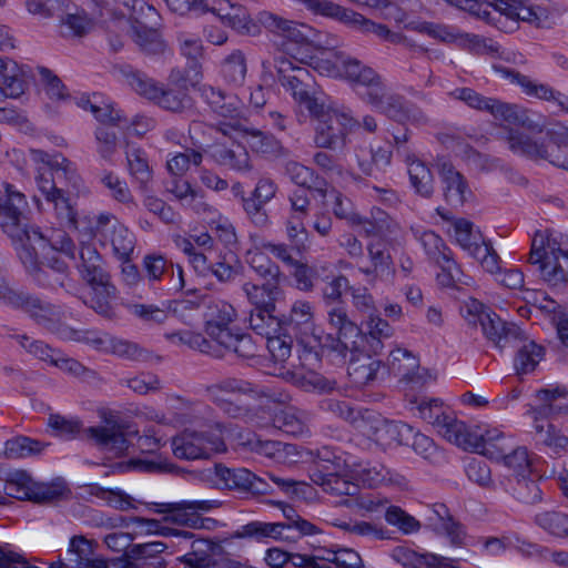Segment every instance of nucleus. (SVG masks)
<instances>
[{
	"label": "nucleus",
	"mask_w": 568,
	"mask_h": 568,
	"mask_svg": "<svg viewBox=\"0 0 568 568\" xmlns=\"http://www.w3.org/2000/svg\"><path fill=\"white\" fill-rule=\"evenodd\" d=\"M94 104L91 105V113L94 118L105 125L122 126L128 125L129 121L121 110L115 109L111 103L101 100V97L93 94Z\"/></svg>",
	"instance_id": "50"
},
{
	"label": "nucleus",
	"mask_w": 568,
	"mask_h": 568,
	"mask_svg": "<svg viewBox=\"0 0 568 568\" xmlns=\"http://www.w3.org/2000/svg\"><path fill=\"white\" fill-rule=\"evenodd\" d=\"M560 251V248L552 250L551 257L538 265V271L549 287L556 292L565 293L568 291V273L559 264V257L564 258Z\"/></svg>",
	"instance_id": "35"
},
{
	"label": "nucleus",
	"mask_w": 568,
	"mask_h": 568,
	"mask_svg": "<svg viewBox=\"0 0 568 568\" xmlns=\"http://www.w3.org/2000/svg\"><path fill=\"white\" fill-rule=\"evenodd\" d=\"M436 168L443 183L446 202L453 207L463 206L468 196L471 195L464 175L446 158H438L436 160Z\"/></svg>",
	"instance_id": "21"
},
{
	"label": "nucleus",
	"mask_w": 568,
	"mask_h": 568,
	"mask_svg": "<svg viewBox=\"0 0 568 568\" xmlns=\"http://www.w3.org/2000/svg\"><path fill=\"white\" fill-rule=\"evenodd\" d=\"M201 95L213 112L229 120V122H222L217 128L224 135H231V130L244 128L245 118L232 97H227L221 89L211 85H203Z\"/></svg>",
	"instance_id": "15"
},
{
	"label": "nucleus",
	"mask_w": 568,
	"mask_h": 568,
	"mask_svg": "<svg viewBox=\"0 0 568 568\" xmlns=\"http://www.w3.org/2000/svg\"><path fill=\"white\" fill-rule=\"evenodd\" d=\"M168 338H178L182 344L190 346L201 353L212 355L214 357H224L227 352L223 351L213 339H206L202 334L194 332H178L168 335Z\"/></svg>",
	"instance_id": "47"
},
{
	"label": "nucleus",
	"mask_w": 568,
	"mask_h": 568,
	"mask_svg": "<svg viewBox=\"0 0 568 568\" xmlns=\"http://www.w3.org/2000/svg\"><path fill=\"white\" fill-rule=\"evenodd\" d=\"M28 207L26 195L10 183L3 184L0 192V227L16 244L17 255L22 265L33 268L34 243L37 248L47 244L41 237V229L23 223L24 212Z\"/></svg>",
	"instance_id": "2"
},
{
	"label": "nucleus",
	"mask_w": 568,
	"mask_h": 568,
	"mask_svg": "<svg viewBox=\"0 0 568 568\" xmlns=\"http://www.w3.org/2000/svg\"><path fill=\"white\" fill-rule=\"evenodd\" d=\"M327 316L329 325L336 329L337 337L334 338L328 334L324 347L337 353L341 357L345 358L347 353L357 352L364 339L371 343V349L375 354L383 348L382 337L369 338V335H363L361 328L349 320L343 307H332L328 310Z\"/></svg>",
	"instance_id": "7"
},
{
	"label": "nucleus",
	"mask_w": 568,
	"mask_h": 568,
	"mask_svg": "<svg viewBox=\"0 0 568 568\" xmlns=\"http://www.w3.org/2000/svg\"><path fill=\"white\" fill-rule=\"evenodd\" d=\"M413 436V427L402 423L382 419L373 427V440L383 446L409 445Z\"/></svg>",
	"instance_id": "30"
},
{
	"label": "nucleus",
	"mask_w": 568,
	"mask_h": 568,
	"mask_svg": "<svg viewBox=\"0 0 568 568\" xmlns=\"http://www.w3.org/2000/svg\"><path fill=\"white\" fill-rule=\"evenodd\" d=\"M310 114L317 120L314 135L316 148L336 151L346 145L347 135L356 124L353 116L337 109L328 108L324 102Z\"/></svg>",
	"instance_id": "8"
},
{
	"label": "nucleus",
	"mask_w": 568,
	"mask_h": 568,
	"mask_svg": "<svg viewBox=\"0 0 568 568\" xmlns=\"http://www.w3.org/2000/svg\"><path fill=\"white\" fill-rule=\"evenodd\" d=\"M158 514H164V520L178 525H189L191 518L189 511H210L220 506L215 499L183 500L180 503L155 504Z\"/></svg>",
	"instance_id": "27"
},
{
	"label": "nucleus",
	"mask_w": 568,
	"mask_h": 568,
	"mask_svg": "<svg viewBox=\"0 0 568 568\" xmlns=\"http://www.w3.org/2000/svg\"><path fill=\"white\" fill-rule=\"evenodd\" d=\"M48 446V443L33 439L31 437L16 436L6 442L4 456L11 459L37 456L40 455Z\"/></svg>",
	"instance_id": "42"
},
{
	"label": "nucleus",
	"mask_w": 568,
	"mask_h": 568,
	"mask_svg": "<svg viewBox=\"0 0 568 568\" xmlns=\"http://www.w3.org/2000/svg\"><path fill=\"white\" fill-rule=\"evenodd\" d=\"M0 301L12 306L22 307L30 314L33 310H45L40 298L23 291L12 288L4 278H0Z\"/></svg>",
	"instance_id": "45"
},
{
	"label": "nucleus",
	"mask_w": 568,
	"mask_h": 568,
	"mask_svg": "<svg viewBox=\"0 0 568 568\" xmlns=\"http://www.w3.org/2000/svg\"><path fill=\"white\" fill-rule=\"evenodd\" d=\"M321 486L324 491L334 496H356L359 491L357 484L348 478V473L341 475H333L323 480V483H316Z\"/></svg>",
	"instance_id": "57"
},
{
	"label": "nucleus",
	"mask_w": 568,
	"mask_h": 568,
	"mask_svg": "<svg viewBox=\"0 0 568 568\" xmlns=\"http://www.w3.org/2000/svg\"><path fill=\"white\" fill-rule=\"evenodd\" d=\"M389 371L400 379L420 386L424 384V376L419 372V363L409 351L397 348L390 352L388 358Z\"/></svg>",
	"instance_id": "31"
},
{
	"label": "nucleus",
	"mask_w": 568,
	"mask_h": 568,
	"mask_svg": "<svg viewBox=\"0 0 568 568\" xmlns=\"http://www.w3.org/2000/svg\"><path fill=\"white\" fill-rule=\"evenodd\" d=\"M248 264L251 268L265 282L275 281L280 284L283 274L280 266L273 262L266 254V252H254L251 254Z\"/></svg>",
	"instance_id": "51"
},
{
	"label": "nucleus",
	"mask_w": 568,
	"mask_h": 568,
	"mask_svg": "<svg viewBox=\"0 0 568 568\" xmlns=\"http://www.w3.org/2000/svg\"><path fill=\"white\" fill-rule=\"evenodd\" d=\"M125 154L130 175L139 183L141 190L146 191L153 179L146 152L140 148H129Z\"/></svg>",
	"instance_id": "38"
},
{
	"label": "nucleus",
	"mask_w": 568,
	"mask_h": 568,
	"mask_svg": "<svg viewBox=\"0 0 568 568\" xmlns=\"http://www.w3.org/2000/svg\"><path fill=\"white\" fill-rule=\"evenodd\" d=\"M470 448L490 459L500 460L511 449V443L503 432L491 428L481 433L473 432Z\"/></svg>",
	"instance_id": "29"
},
{
	"label": "nucleus",
	"mask_w": 568,
	"mask_h": 568,
	"mask_svg": "<svg viewBox=\"0 0 568 568\" xmlns=\"http://www.w3.org/2000/svg\"><path fill=\"white\" fill-rule=\"evenodd\" d=\"M515 154L530 160H544L568 171V128L548 129L544 135L531 138L519 129H506L504 138Z\"/></svg>",
	"instance_id": "4"
},
{
	"label": "nucleus",
	"mask_w": 568,
	"mask_h": 568,
	"mask_svg": "<svg viewBox=\"0 0 568 568\" xmlns=\"http://www.w3.org/2000/svg\"><path fill=\"white\" fill-rule=\"evenodd\" d=\"M341 50H324L320 55L310 59V67L322 75L338 78Z\"/></svg>",
	"instance_id": "59"
},
{
	"label": "nucleus",
	"mask_w": 568,
	"mask_h": 568,
	"mask_svg": "<svg viewBox=\"0 0 568 568\" xmlns=\"http://www.w3.org/2000/svg\"><path fill=\"white\" fill-rule=\"evenodd\" d=\"M79 254L78 270L82 280L93 288L102 287L106 296L114 294L115 287L110 282V274L98 250L91 243L81 242Z\"/></svg>",
	"instance_id": "16"
},
{
	"label": "nucleus",
	"mask_w": 568,
	"mask_h": 568,
	"mask_svg": "<svg viewBox=\"0 0 568 568\" xmlns=\"http://www.w3.org/2000/svg\"><path fill=\"white\" fill-rule=\"evenodd\" d=\"M135 42L148 54H159L165 49L164 41L154 29L139 27L135 29Z\"/></svg>",
	"instance_id": "64"
},
{
	"label": "nucleus",
	"mask_w": 568,
	"mask_h": 568,
	"mask_svg": "<svg viewBox=\"0 0 568 568\" xmlns=\"http://www.w3.org/2000/svg\"><path fill=\"white\" fill-rule=\"evenodd\" d=\"M40 260L43 261L42 267L48 272V277H45L43 285L64 287L69 273L68 264L57 253L50 251H47L44 255H40Z\"/></svg>",
	"instance_id": "48"
},
{
	"label": "nucleus",
	"mask_w": 568,
	"mask_h": 568,
	"mask_svg": "<svg viewBox=\"0 0 568 568\" xmlns=\"http://www.w3.org/2000/svg\"><path fill=\"white\" fill-rule=\"evenodd\" d=\"M153 102L173 113H189L193 110L192 98L187 94L185 88L180 87H159Z\"/></svg>",
	"instance_id": "33"
},
{
	"label": "nucleus",
	"mask_w": 568,
	"mask_h": 568,
	"mask_svg": "<svg viewBox=\"0 0 568 568\" xmlns=\"http://www.w3.org/2000/svg\"><path fill=\"white\" fill-rule=\"evenodd\" d=\"M213 471L222 488L254 494L267 493L265 481L246 468H230L223 464H215Z\"/></svg>",
	"instance_id": "22"
},
{
	"label": "nucleus",
	"mask_w": 568,
	"mask_h": 568,
	"mask_svg": "<svg viewBox=\"0 0 568 568\" xmlns=\"http://www.w3.org/2000/svg\"><path fill=\"white\" fill-rule=\"evenodd\" d=\"M205 332L223 351L241 358H253L257 354L256 343L248 334H234L230 324L234 321V307L219 298L204 297Z\"/></svg>",
	"instance_id": "5"
},
{
	"label": "nucleus",
	"mask_w": 568,
	"mask_h": 568,
	"mask_svg": "<svg viewBox=\"0 0 568 568\" xmlns=\"http://www.w3.org/2000/svg\"><path fill=\"white\" fill-rule=\"evenodd\" d=\"M7 497L33 503H47L57 499L61 494L52 486L36 483L26 470L10 473L3 484Z\"/></svg>",
	"instance_id": "11"
},
{
	"label": "nucleus",
	"mask_w": 568,
	"mask_h": 568,
	"mask_svg": "<svg viewBox=\"0 0 568 568\" xmlns=\"http://www.w3.org/2000/svg\"><path fill=\"white\" fill-rule=\"evenodd\" d=\"M257 21L270 32L300 44L313 41L315 34L310 26L285 19L271 11H261L257 14Z\"/></svg>",
	"instance_id": "19"
},
{
	"label": "nucleus",
	"mask_w": 568,
	"mask_h": 568,
	"mask_svg": "<svg viewBox=\"0 0 568 568\" xmlns=\"http://www.w3.org/2000/svg\"><path fill=\"white\" fill-rule=\"evenodd\" d=\"M352 224L361 225L367 236H386L393 232V230H389V217L382 210L373 212V220L361 216V222H352Z\"/></svg>",
	"instance_id": "62"
},
{
	"label": "nucleus",
	"mask_w": 568,
	"mask_h": 568,
	"mask_svg": "<svg viewBox=\"0 0 568 568\" xmlns=\"http://www.w3.org/2000/svg\"><path fill=\"white\" fill-rule=\"evenodd\" d=\"M50 172L42 173L37 178V186L44 200L34 197L39 211L51 210L60 227L74 225V216L78 215L77 209L72 204L67 192L58 186L61 179H65L72 185H77L79 175L72 163L63 158L57 156L50 163Z\"/></svg>",
	"instance_id": "3"
},
{
	"label": "nucleus",
	"mask_w": 568,
	"mask_h": 568,
	"mask_svg": "<svg viewBox=\"0 0 568 568\" xmlns=\"http://www.w3.org/2000/svg\"><path fill=\"white\" fill-rule=\"evenodd\" d=\"M394 557L408 568H449L445 558L432 554H417L413 550L397 548Z\"/></svg>",
	"instance_id": "46"
},
{
	"label": "nucleus",
	"mask_w": 568,
	"mask_h": 568,
	"mask_svg": "<svg viewBox=\"0 0 568 568\" xmlns=\"http://www.w3.org/2000/svg\"><path fill=\"white\" fill-rule=\"evenodd\" d=\"M123 74L126 78L129 85L136 93L153 101L156 97L159 85L151 78L139 70H133L131 67L123 69Z\"/></svg>",
	"instance_id": "56"
},
{
	"label": "nucleus",
	"mask_w": 568,
	"mask_h": 568,
	"mask_svg": "<svg viewBox=\"0 0 568 568\" xmlns=\"http://www.w3.org/2000/svg\"><path fill=\"white\" fill-rule=\"evenodd\" d=\"M338 78L365 87L366 92L373 91L383 81L375 70L344 51L339 54Z\"/></svg>",
	"instance_id": "25"
},
{
	"label": "nucleus",
	"mask_w": 568,
	"mask_h": 568,
	"mask_svg": "<svg viewBox=\"0 0 568 568\" xmlns=\"http://www.w3.org/2000/svg\"><path fill=\"white\" fill-rule=\"evenodd\" d=\"M505 465L513 469L517 476V487L513 488V496L524 503H534L540 498V490L534 480H527L526 476L531 473V460L525 447L514 448L506 452L501 458Z\"/></svg>",
	"instance_id": "12"
},
{
	"label": "nucleus",
	"mask_w": 568,
	"mask_h": 568,
	"mask_svg": "<svg viewBox=\"0 0 568 568\" xmlns=\"http://www.w3.org/2000/svg\"><path fill=\"white\" fill-rule=\"evenodd\" d=\"M212 156L216 163L232 170L247 171L251 169L248 152L239 143H233L231 146L216 145Z\"/></svg>",
	"instance_id": "37"
},
{
	"label": "nucleus",
	"mask_w": 568,
	"mask_h": 568,
	"mask_svg": "<svg viewBox=\"0 0 568 568\" xmlns=\"http://www.w3.org/2000/svg\"><path fill=\"white\" fill-rule=\"evenodd\" d=\"M280 284L275 281L265 282L262 285L245 283L243 291L245 292L250 302L255 306L254 308H275L274 301L280 294Z\"/></svg>",
	"instance_id": "44"
},
{
	"label": "nucleus",
	"mask_w": 568,
	"mask_h": 568,
	"mask_svg": "<svg viewBox=\"0 0 568 568\" xmlns=\"http://www.w3.org/2000/svg\"><path fill=\"white\" fill-rule=\"evenodd\" d=\"M305 8L314 14L332 18L351 30L363 36H375L381 40L398 44L407 41L406 37L389 30L386 24L377 23L359 12L344 8L329 0H304Z\"/></svg>",
	"instance_id": "6"
},
{
	"label": "nucleus",
	"mask_w": 568,
	"mask_h": 568,
	"mask_svg": "<svg viewBox=\"0 0 568 568\" xmlns=\"http://www.w3.org/2000/svg\"><path fill=\"white\" fill-rule=\"evenodd\" d=\"M0 77L9 98H18L24 93V81L19 75L17 64L0 57Z\"/></svg>",
	"instance_id": "54"
},
{
	"label": "nucleus",
	"mask_w": 568,
	"mask_h": 568,
	"mask_svg": "<svg viewBox=\"0 0 568 568\" xmlns=\"http://www.w3.org/2000/svg\"><path fill=\"white\" fill-rule=\"evenodd\" d=\"M42 18H57L58 32L67 40L81 39L93 28L92 19L88 17L84 10L74 6L71 0H67L59 7H54L52 11Z\"/></svg>",
	"instance_id": "13"
},
{
	"label": "nucleus",
	"mask_w": 568,
	"mask_h": 568,
	"mask_svg": "<svg viewBox=\"0 0 568 568\" xmlns=\"http://www.w3.org/2000/svg\"><path fill=\"white\" fill-rule=\"evenodd\" d=\"M173 455L182 460L209 459L226 450L223 438L213 432L185 429L171 439Z\"/></svg>",
	"instance_id": "9"
},
{
	"label": "nucleus",
	"mask_w": 568,
	"mask_h": 568,
	"mask_svg": "<svg viewBox=\"0 0 568 568\" xmlns=\"http://www.w3.org/2000/svg\"><path fill=\"white\" fill-rule=\"evenodd\" d=\"M100 231V244L111 245L119 260H128L134 251V235L110 213H101L97 226Z\"/></svg>",
	"instance_id": "14"
},
{
	"label": "nucleus",
	"mask_w": 568,
	"mask_h": 568,
	"mask_svg": "<svg viewBox=\"0 0 568 568\" xmlns=\"http://www.w3.org/2000/svg\"><path fill=\"white\" fill-rule=\"evenodd\" d=\"M538 404L532 408L534 420L568 414V390L556 387L539 389L536 393Z\"/></svg>",
	"instance_id": "28"
},
{
	"label": "nucleus",
	"mask_w": 568,
	"mask_h": 568,
	"mask_svg": "<svg viewBox=\"0 0 568 568\" xmlns=\"http://www.w3.org/2000/svg\"><path fill=\"white\" fill-rule=\"evenodd\" d=\"M349 465L342 454L329 447L317 450L313 465L310 468V478L316 483H323L329 476L348 473Z\"/></svg>",
	"instance_id": "26"
},
{
	"label": "nucleus",
	"mask_w": 568,
	"mask_h": 568,
	"mask_svg": "<svg viewBox=\"0 0 568 568\" xmlns=\"http://www.w3.org/2000/svg\"><path fill=\"white\" fill-rule=\"evenodd\" d=\"M393 158L392 148L378 145L371 148V158H361L356 154L359 170L367 176L377 178L389 168Z\"/></svg>",
	"instance_id": "41"
},
{
	"label": "nucleus",
	"mask_w": 568,
	"mask_h": 568,
	"mask_svg": "<svg viewBox=\"0 0 568 568\" xmlns=\"http://www.w3.org/2000/svg\"><path fill=\"white\" fill-rule=\"evenodd\" d=\"M43 307L45 308L44 311L33 310L31 316L34 317L37 322L43 325L48 331L55 334L59 338L74 342L77 329L64 323H59L50 318L48 316L51 313L49 304H43Z\"/></svg>",
	"instance_id": "55"
},
{
	"label": "nucleus",
	"mask_w": 568,
	"mask_h": 568,
	"mask_svg": "<svg viewBox=\"0 0 568 568\" xmlns=\"http://www.w3.org/2000/svg\"><path fill=\"white\" fill-rule=\"evenodd\" d=\"M468 479L481 488L496 489V484L491 478V470L488 464L480 458H471L465 468Z\"/></svg>",
	"instance_id": "61"
},
{
	"label": "nucleus",
	"mask_w": 568,
	"mask_h": 568,
	"mask_svg": "<svg viewBox=\"0 0 568 568\" xmlns=\"http://www.w3.org/2000/svg\"><path fill=\"white\" fill-rule=\"evenodd\" d=\"M535 523L541 529L556 537H568V516L566 514L548 510L535 516Z\"/></svg>",
	"instance_id": "53"
},
{
	"label": "nucleus",
	"mask_w": 568,
	"mask_h": 568,
	"mask_svg": "<svg viewBox=\"0 0 568 568\" xmlns=\"http://www.w3.org/2000/svg\"><path fill=\"white\" fill-rule=\"evenodd\" d=\"M222 73L224 79L235 85L244 82L246 75L245 57L240 50L232 52L223 62Z\"/></svg>",
	"instance_id": "58"
},
{
	"label": "nucleus",
	"mask_w": 568,
	"mask_h": 568,
	"mask_svg": "<svg viewBox=\"0 0 568 568\" xmlns=\"http://www.w3.org/2000/svg\"><path fill=\"white\" fill-rule=\"evenodd\" d=\"M281 324L290 338L294 337L302 344L308 343L310 337L315 335L313 305L306 301L294 302Z\"/></svg>",
	"instance_id": "20"
},
{
	"label": "nucleus",
	"mask_w": 568,
	"mask_h": 568,
	"mask_svg": "<svg viewBox=\"0 0 568 568\" xmlns=\"http://www.w3.org/2000/svg\"><path fill=\"white\" fill-rule=\"evenodd\" d=\"M408 164L410 184L415 192L424 197L434 193V175L430 169L416 156Z\"/></svg>",
	"instance_id": "43"
},
{
	"label": "nucleus",
	"mask_w": 568,
	"mask_h": 568,
	"mask_svg": "<svg viewBox=\"0 0 568 568\" xmlns=\"http://www.w3.org/2000/svg\"><path fill=\"white\" fill-rule=\"evenodd\" d=\"M168 546L162 541H150L133 545L129 550V556L138 559L144 568H164L168 562L162 557Z\"/></svg>",
	"instance_id": "39"
},
{
	"label": "nucleus",
	"mask_w": 568,
	"mask_h": 568,
	"mask_svg": "<svg viewBox=\"0 0 568 568\" xmlns=\"http://www.w3.org/2000/svg\"><path fill=\"white\" fill-rule=\"evenodd\" d=\"M287 376L294 385L303 388L304 390L317 389L321 392H328L334 389L336 385L334 381H329L313 371L306 373L287 372Z\"/></svg>",
	"instance_id": "52"
},
{
	"label": "nucleus",
	"mask_w": 568,
	"mask_h": 568,
	"mask_svg": "<svg viewBox=\"0 0 568 568\" xmlns=\"http://www.w3.org/2000/svg\"><path fill=\"white\" fill-rule=\"evenodd\" d=\"M284 172L290 180L310 191L318 193L323 199L327 197V182L315 173L314 170L295 161H288L284 165Z\"/></svg>",
	"instance_id": "32"
},
{
	"label": "nucleus",
	"mask_w": 568,
	"mask_h": 568,
	"mask_svg": "<svg viewBox=\"0 0 568 568\" xmlns=\"http://www.w3.org/2000/svg\"><path fill=\"white\" fill-rule=\"evenodd\" d=\"M419 241L429 257L436 264L452 257L450 250L446 246L443 239L433 231L422 233Z\"/></svg>",
	"instance_id": "60"
},
{
	"label": "nucleus",
	"mask_w": 568,
	"mask_h": 568,
	"mask_svg": "<svg viewBox=\"0 0 568 568\" xmlns=\"http://www.w3.org/2000/svg\"><path fill=\"white\" fill-rule=\"evenodd\" d=\"M41 237L47 245L43 248H37L34 244L32 245L36 255L33 268L28 265H23V267L39 284H44L48 272L42 267L43 261L40 260V255H44L47 251L61 252L73 260L77 247L72 239L64 232H59L57 237H49L41 231Z\"/></svg>",
	"instance_id": "24"
},
{
	"label": "nucleus",
	"mask_w": 568,
	"mask_h": 568,
	"mask_svg": "<svg viewBox=\"0 0 568 568\" xmlns=\"http://www.w3.org/2000/svg\"><path fill=\"white\" fill-rule=\"evenodd\" d=\"M283 514L286 519L285 523L251 521L233 531L231 534V538L255 539L257 541H261L267 537L274 539L295 538V536L291 535L290 532L292 531V521H296L300 515L293 507L290 506L283 509Z\"/></svg>",
	"instance_id": "17"
},
{
	"label": "nucleus",
	"mask_w": 568,
	"mask_h": 568,
	"mask_svg": "<svg viewBox=\"0 0 568 568\" xmlns=\"http://www.w3.org/2000/svg\"><path fill=\"white\" fill-rule=\"evenodd\" d=\"M503 14L511 20H521L535 26H540L547 19L545 9L526 4L523 0H517L511 6L503 7Z\"/></svg>",
	"instance_id": "49"
},
{
	"label": "nucleus",
	"mask_w": 568,
	"mask_h": 568,
	"mask_svg": "<svg viewBox=\"0 0 568 568\" xmlns=\"http://www.w3.org/2000/svg\"><path fill=\"white\" fill-rule=\"evenodd\" d=\"M274 61L278 82L290 90L295 101L303 104L308 112L316 111L323 101L315 95L305 79H296L291 74V71L294 70L293 61L284 55L275 58Z\"/></svg>",
	"instance_id": "18"
},
{
	"label": "nucleus",
	"mask_w": 568,
	"mask_h": 568,
	"mask_svg": "<svg viewBox=\"0 0 568 568\" xmlns=\"http://www.w3.org/2000/svg\"><path fill=\"white\" fill-rule=\"evenodd\" d=\"M382 362L372 358L369 355L362 354L351 359L347 373L356 386H364L376 378Z\"/></svg>",
	"instance_id": "40"
},
{
	"label": "nucleus",
	"mask_w": 568,
	"mask_h": 568,
	"mask_svg": "<svg viewBox=\"0 0 568 568\" xmlns=\"http://www.w3.org/2000/svg\"><path fill=\"white\" fill-rule=\"evenodd\" d=\"M438 434L449 443L469 449L471 444L473 430L467 425L457 419L453 413H448L436 428Z\"/></svg>",
	"instance_id": "34"
},
{
	"label": "nucleus",
	"mask_w": 568,
	"mask_h": 568,
	"mask_svg": "<svg viewBox=\"0 0 568 568\" xmlns=\"http://www.w3.org/2000/svg\"><path fill=\"white\" fill-rule=\"evenodd\" d=\"M363 99L395 122L413 124L428 122L426 114L418 106L406 102L399 94L388 93L383 81L373 91L366 92Z\"/></svg>",
	"instance_id": "10"
},
{
	"label": "nucleus",
	"mask_w": 568,
	"mask_h": 568,
	"mask_svg": "<svg viewBox=\"0 0 568 568\" xmlns=\"http://www.w3.org/2000/svg\"><path fill=\"white\" fill-rule=\"evenodd\" d=\"M105 424L106 427H89L85 432L97 440L102 449L114 455L123 454L129 447L125 438L129 426L126 423L118 420L113 415L105 418Z\"/></svg>",
	"instance_id": "23"
},
{
	"label": "nucleus",
	"mask_w": 568,
	"mask_h": 568,
	"mask_svg": "<svg viewBox=\"0 0 568 568\" xmlns=\"http://www.w3.org/2000/svg\"><path fill=\"white\" fill-rule=\"evenodd\" d=\"M488 112L495 119L504 120L509 124L519 125L532 131L538 129V124L530 120L527 112L517 104H510L493 99Z\"/></svg>",
	"instance_id": "36"
},
{
	"label": "nucleus",
	"mask_w": 568,
	"mask_h": 568,
	"mask_svg": "<svg viewBox=\"0 0 568 568\" xmlns=\"http://www.w3.org/2000/svg\"><path fill=\"white\" fill-rule=\"evenodd\" d=\"M416 409L419 417L435 428L442 423V418L449 413L444 408L443 402L439 398L420 399L416 405Z\"/></svg>",
	"instance_id": "63"
},
{
	"label": "nucleus",
	"mask_w": 568,
	"mask_h": 568,
	"mask_svg": "<svg viewBox=\"0 0 568 568\" xmlns=\"http://www.w3.org/2000/svg\"><path fill=\"white\" fill-rule=\"evenodd\" d=\"M464 317L469 325H480L484 335L499 348L516 349L514 366L517 375L532 372L542 357V347L529 339L514 323L504 322L477 300L465 304Z\"/></svg>",
	"instance_id": "1"
}]
</instances>
